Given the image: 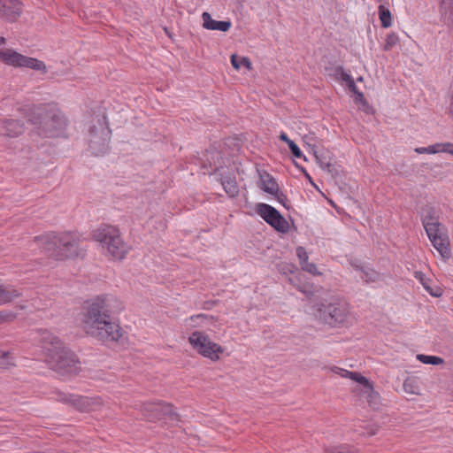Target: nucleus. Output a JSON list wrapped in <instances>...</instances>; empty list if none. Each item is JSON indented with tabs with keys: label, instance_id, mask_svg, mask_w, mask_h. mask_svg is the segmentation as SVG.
Wrapping results in <instances>:
<instances>
[{
	"label": "nucleus",
	"instance_id": "nucleus-1",
	"mask_svg": "<svg viewBox=\"0 0 453 453\" xmlns=\"http://www.w3.org/2000/svg\"><path fill=\"white\" fill-rule=\"evenodd\" d=\"M124 309L115 296L102 294L86 300L81 307V323L87 334L104 342H117L123 329L116 316Z\"/></svg>",
	"mask_w": 453,
	"mask_h": 453
},
{
	"label": "nucleus",
	"instance_id": "nucleus-2",
	"mask_svg": "<svg viewBox=\"0 0 453 453\" xmlns=\"http://www.w3.org/2000/svg\"><path fill=\"white\" fill-rule=\"evenodd\" d=\"M17 111L35 126V133L42 137H58L66 127L63 113L47 104H18Z\"/></svg>",
	"mask_w": 453,
	"mask_h": 453
},
{
	"label": "nucleus",
	"instance_id": "nucleus-3",
	"mask_svg": "<svg viewBox=\"0 0 453 453\" xmlns=\"http://www.w3.org/2000/svg\"><path fill=\"white\" fill-rule=\"evenodd\" d=\"M311 314L319 323L330 328L347 327L351 319L348 303L338 296L313 300Z\"/></svg>",
	"mask_w": 453,
	"mask_h": 453
},
{
	"label": "nucleus",
	"instance_id": "nucleus-4",
	"mask_svg": "<svg viewBox=\"0 0 453 453\" xmlns=\"http://www.w3.org/2000/svg\"><path fill=\"white\" fill-rule=\"evenodd\" d=\"M41 341L46 351V361L52 370L60 374L78 372L80 361L77 356L58 336L43 330Z\"/></svg>",
	"mask_w": 453,
	"mask_h": 453
},
{
	"label": "nucleus",
	"instance_id": "nucleus-5",
	"mask_svg": "<svg viewBox=\"0 0 453 453\" xmlns=\"http://www.w3.org/2000/svg\"><path fill=\"white\" fill-rule=\"evenodd\" d=\"M34 243L41 252H57L58 255L70 253L80 255L86 251L81 237L75 234L65 233L58 234L54 232L35 237Z\"/></svg>",
	"mask_w": 453,
	"mask_h": 453
},
{
	"label": "nucleus",
	"instance_id": "nucleus-6",
	"mask_svg": "<svg viewBox=\"0 0 453 453\" xmlns=\"http://www.w3.org/2000/svg\"><path fill=\"white\" fill-rule=\"evenodd\" d=\"M93 239L106 247L111 255H126L129 247L122 241L119 231L115 226L103 225L93 231Z\"/></svg>",
	"mask_w": 453,
	"mask_h": 453
},
{
	"label": "nucleus",
	"instance_id": "nucleus-7",
	"mask_svg": "<svg viewBox=\"0 0 453 453\" xmlns=\"http://www.w3.org/2000/svg\"><path fill=\"white\" fill-rule=\"evenodd\" d=\"M188 342L200 355L210 358L211 361L219 359V354L223 353L224 349L218 343L211 341L209 336L203 332L195 331L188 337Z\"/></svg>",
	"mask_w": 453,
	"mask_h": 453
},
{
	"label": "nucleus",
	"instance_id": "nucleus-8",
	"mask_svg": "<svg viewBox=\"0 0 453 453\" xmlns=\"http://www.w3.org/2000/svg\"><path fill=\"white\" fill-rule=\"evenodd\" d=\"M104 119V117L102 121L98 120V127L94 125L89 127L88 146L95 156L104 155L109 150L111 130L105 126Z\"/></svg>",
	"mask_w": 453,
	"mask_h": 453
},
{
	"label": "nucleus",
	"instance_id": "nucleus-9",
	"mask_svg": "<svg viewBox=\"0 0 453 453\" xmlns=\"http://www.w3.org/2000/svg\"><path fill=\"white\" fill-rule=\"evenodd\" d=\"M141 410L144 418L150 422L158 421L164 417H167L171 421L180 420L173 405L163 401L144 403Z\"/></svg>",
	"mask_w": 453,
	"mask_h": 453
},
{
	"label": "nucleus",
	"instance_id": "nucleus-10",
	"mask_svg": "<svg viewBox=\"0 0 453 453\" xmlns=\"http://www.w3.org/2000/svg\"><path fill=\"white\" fill-rule=\"evenodd\" d=\"M2 62L15 67H28L42 73L47 71L42 61L23 56L12 49L2 50Z\"/></svg>",
	"mask_w": 453,
	"mask_h": 453
},
{
	"label": "nucleus",
	"instance_id": "nucleus-11",
	"mask_svg": "<svg viewBox=\"0 0 453 453\" xmlns=\"http://www.w3.org/2000/svg\"><path fill=\"white\" fill-rule=\"evenodd\" d=\"M256 212L276 231L283 234L288 232V222L273 206L259 203L256 205Z\"/></svg>",
	"mask_w": 453,
	"mask_h": 453
},
{
	"label": "nucleus",
	"instance_id": "nucleus-12",
	"mask_svg": "<svg viewBox=\"0 0 453 453\" xmlns=\"http://www.w3.org/2000/svg\"><path fill=\"white\" fill-rule=\"evenodd\" d=\"M424 228L430 242L440 253V255H444L447 253L449 247V240L447 234L446 227L441 224V222L426 226Z\"/></svg>",
	"mask_w": 453,
	"mask_h": 453
},
{
	"label": "nucleus",
	"instance_id": "nucleus-13",
	"mask_svg": "<svg viewBox=\"0 0 453 453\" xmlns=\"http://www.w3.org/2000/svg\"><path fill=\"white\" fill-rule=\"evenodd\" d=\"M288 280L306 296H311L317 291V287L313 283L309 282L305 274L302 272H297L295 275L288 277Z\"/></svg>",
	"mask_w": 453,
	"mask_h": 453
},
{
	"label": "nucleus",
	"instance_id": "nucleus-14",
	"mask_svg": "<svg viewBox=\"0 0 453 453\" xmlns=\"http://www.w3.org/2000/svg\"><path fill=\"white\" fill-rule=\"evenodd\" d=\"M21 12L22 4L19 0H2V19L14 22Z\"/></svg>",
	"mask_w": 453,
	"mask_h": 453
},
{
	"label": "nucleus",
	"instance_id": "nucleus-15",
	"mask_svg": "<svg viewBox=\"0 0 453 453\" xmlns=\"http://www.w3.org/2000/svg\"><path fill=\"white\" fill-rule=\"evenodd\" d=\"M58 400L60 402L70 403L81 411H87L88 410L89 400L88 397L85 396L58 393Z\"/></svg>",
	"mask_w": 453,
	"mask_h": 453
},
{
	"label": "nucleus",
	"instance_id": "nucleus-16",
	"mask_svg": "<svg viewBox=\"0 0 453 453\" xmlns=\"http://www.w3.org/2000/svg\"><path fill=\"white\" fill-rule=\"evenodd\" d=\"M440 209L430 204H426L421 208L420 218L424 227L440 223Z\"/></svg>",
	"mask_w": 453,
	"mask_h": 453
},
{
	"label": "nucleus",
	"instance_id": "nucleus-17",
	"mask_svg": "<svg viewBox=\"0 0 453 453\" xmlns=\"http://www.w3.org/2000/svg\"><path fill=\"white\" fill-rule=\"evenodd\" d=\"M203 26L208 30H219L221 32H226L230 29L232 23L229 20L217 21L212 19L211 14L204 12L202 14Z\"/></svg>",
	"mask_w": 453,
	"mask_h": 453
},
{
	"label": "nucleus",
	"instance_id": "nucleus-18",
	"mask_svg": "<svg viewBox=\"0 0 453 453\" xmlns=\"http://www.w3.org/2000/svg\"><path fill=\"white\" fill-rule=\"evenodd\" d=\"M24 131L23 124L19 120L6 119L2 125V134L8 137H16Z\"/></svg>",
	"mask_w": 453,
	"mask_h": 453
},
{
	"label": "nucleus",
	"instance_id": "nucleus-19",
	"mask_svg": "<svg viewBox=\"0 0 453 453\" xmlns=\"http://www.w3.org/2000/svg\"><path fill=\"white\" fill-rule=\"evenodd\" d=\"M220 183L226 191V193L231 196L234 197L239 193V188L236 182L235 176L231 174L222 175L220 178Z\"/></svg>",
	"mask_w": 453,
	"mask_h": 453
},
{
	"label": "nucleus",
	"instance_id": "nucleus-20",
	"mask_svg": "<svg viewBox=\"0 0 453 453\" xmlns=\"http://www.w3.org/2000/svg\"><path fill=\"white\" fill-rule=\"evenodd\" d=\"M260 180H261V186L260 188L266 193L273 195V193H277L279 188V185L276 181V180L268 173L264 172L263 173H260Z\"/></svg>",
	"mask_w": 453,
	"mask_h": 453
},
{
	"label": "nucleus",
	"instance_id": "nucleus-21",
	"mask_svg": "<svg viewBox=\"0 0 453 453\" xmlns=\"http://www.w3.org/2000/svg\"><path fill=\"white\" fill-rule=\"evenodd\" d=\"M439 9L443 20H453V0H439Z\"/></svg>",
	"mask_w": 453,
	"mask_h": 453
},
{
	"label": "nucleus",
	"instance_id": "nucleus-22",
	"mask_svg": "<svg viewBox=\"0 0 453 453\" xmlns=\"http://www.w3.org/2000/svg\"><path fill=\"white\" fill-rule=\"evenodd\" d=\"M415 278L420 281V283L423 285L424 288L432 296H441V289L437 288L436 289H434L430 287L429 282L430 280L426 277V275L419 271L415 272Z\"/></svg>",
	"mask_w": 453,
	"mask_h": 453
},
{
	"label": "nucleus",
	"instance_id": "nucleus-23",
	"mask_svg": "<svg viewBox=\"0 0 453 453\" xmlns=\"http://www.w3.org/2000/svg\"><path fill=\"white\" fill-rule=\"evenodd\" d=\"M351 265L354 266L357 270H360L362 272L361 279L365 282H375L379 279V273L372 269L368 267L360 266L354 264L352 261L350 262Z\"/></svg>",
	"mask_w": 453,
	"mask_h": 453
},
{
	"label": "nucleus",
	"instance_id": "nucleus-24",
	"mask_svg": "<svg viewBox=\"0 0 453 453\" xmlns=\"http://www.w3.org/2000/svg\"><path fill=\"white\" fill-rule=\"evenodd\" d=\"M364 395H365L367 403L372 408H377L380 404V395L379 394L374 390L372 384L370 383L368 386H366L364 388Z\"/></svg>",
	"mask_w": 453,
	"mask_h": 453
},
{
	"label": "nucleus",
	"instance_id": "nucleus-25",
	"mask_svg": "<svg viewBox=\"0 0 453 453\" xmlns=\"http://www.w3.org/2000/svg\"><path fill=\"white\" fill-rule=\"evenodd\" d=\"M313 154L322 169L326 170L328 173H333L334 165L331 163V157L329 156L326 153H319L315 150H313Z\"/></svg>",
	"mask_w": 453,
	"mask_h": 453
},
{
	"label": "nucleus",
	"instance_id": "nucleus-26",
	"mask_svg": "<svg viewBox=\"0 0 453 453\" xmlns=\"http://www.w3.org/2000/svg\"><path fill=\"white\" fill-rule=\"evenodd\" d=\"M378 14L382 27L388 28L392 25V14L388 8L383 4H380L378 8Z\"/></svg>",
	"mask_w": 453,
	"mask_h": 453
},
{
	"label": "nucleus",
	"instance_id": "nucleus-27",
	"mask_svg": "<svg viewBox=\"0 0 453 453\" xmlns=\"http://www.w3.org/2000/svg\"><path fill=\"white\" fill-rule=\"evenodd\" d=\"M300 258V265L303 271L311 273V275H321L322 273L318 268L317 265L309 261V257H298Z\"/></svg>",
	"mask_w": 453,
	"mask_h": 453
},
{
	"label": "nucleus",
	"instance_id": "nucleus-28",
	"mask_svg": "<svg viewBox=\"0 0 453 453\" xmlns=\"http://www.w3.org/2000/svg\"><path fill=\"white\" fill-rule=\"evenodd\" d=\"M16 365V354L13 350H2V370Z\"/></svg>",
	"mask_w": 453,
	"mask_h": 453
},
{
	"label": "nucleus",
	"instance_id": "nucleus-29",
	"mask_svg": "<svg viewBox=\"0 0 453 453\" xmlns=\"http://www.w3.org/2000/svg\"><path fill=\"white\" fill-rule=\"evenodd\" d=\"M326 70L330 72L328 74L337 81H345L346 80H349L350 74L346 73L344 68L341 65H337Z\"/></svg>",
	"mask_w": 453,
	"mask_h": 453
},
{
	"label": "nucleus",
	"instance_id": "nucleus-30",
	"mask_svg": "<svg viewBox=\"0 0 453 453\" xmlns=\"http://www.w3.org/2000/svg\"><path fill=\"white\" fill-rule=\"evenodd\" d=\"M231 64L233 67L239 70L242 66H245L248 70L251 69V62L246 57H238L235 54L231 56Z\"/></svg>",
	"mask_w": 453,
	"mask_h": 453
},
{
	"label": "nucleus",
	"instance_id": "nucleus-31",
	"mask_svg": "<svg viewBox=\"0 0 453 453\" xmlns=\"http://www.w3.org/2000/svg\"><path fill=\"white\" fill-rule=\"evenodd\" d=\"M325 453H360L357 449L348 444L328 447Z\"/></svg>",
	"mask_w": 453,
	"mask_h": 453
},
{
	"label": "nucleus",
	"instance_id": "nucleus-32",
	"mask_svg": "<svg viewBox=\"0 0 453 453\" xmlns=\"http://www.w3.org/2000/svg\"><path fill=\"white\" fill-rule=\"evenodd\" d=\"M342 377L349 378L352 380L360 383L361 385H363L364 388L371 383L368 380V379H366L365 376L361 375L359 372H357L343 371Z\"/></svg>",
	"mask_w": 453,
	"mask_h": 453
},
{
	"label": "nucleus",
	"instance_id": "nucleus-33",
	"mask_svg": "<svg viewBox=\"0 0 453 453\" xmlns=\"http://www.w3.org/2000/svg\"><path fill=\"white\" fill-rule=\"evenodd\" d=\"M20 296V293L14 289L10 288H4L2 286V304L9 303L13 300L15 297H19Z\"/></svg>",
	"mask_w": 453,
	"mask_h": 453
},
{
	"label": "nucleus",
	"instance_id": "nucleus-34",
	"mask_svg": "<svg viewBox=\"0 0 453 453\" xmlns=\"http://www.w3.org/2000/svg\"><path fill=\"white\" fill-rule=\"evenodd\" d=\"M418 360L426 365H437L444 363V360L441 357L436 356H427L424 354H418L417 356Z\"/></svg>",
	"mask_w": 453,
	"mask_h": 453
},
{
	"label": "nucleus",
	"instance_id": "nucleus-35",
	"mask_svg": "<svg viewBox=\"0 0 453 453\" xmlns=\"http://www.w3.org/2000/svg\"><path fill=\"white\" fill-rule=\"evenodd\" d=\"M399 42L398 35L392 32L387 35L386 43L383 47V50L386 51L391 50L393 47H395Z\"/></svg>",
	"mask_w": 453,
	"mask_h": 453
},
{
	"label": "nucleus",
	"instance_id": "nucleus-36",
	"mask_svg": "<svg viewBox=\"0 0 453 453\" xmlns=\"http://www.w3.org/2000/svg\"><path fill=\"white\" fill-rule=\"evenodd\" d=\"M278 271L282 274L290 273L295 275L297 272H300L298 268L293 264H279L277 265Z\"/></svg>",
	"mask_w": 453,
	"mask_h": 453
},
{
	"label": "nucleus",
	"instance_id": "nucleus-37",
	"mask_svg": "<svg viewBox=\"0 0 453 453\" xmlns=\"http://www.w3.org/2000/svg\"><path fill=\"white\" fill-rule=\"evenodd\" d=\"M344 82H346L347 87L349 91L353 92L356 95L357 100H361L364 98V94L360 92L351 76H349V80H346Z\"/></svg>",
	"mask_w": 453,
	"mask_h": 453
},
{
	"label": "nucleus",
	"instance_id": "nucleus-38",
	"mask_svg": "<svg viewBox=\"0 0 453 453\" xmlns=\"http://www.w3.org/2000/svg\"><path fill=\"white\" fill-rule=\"evenodd\" d=\"M439 148H440L439 143H435V144L430 145L428 147H418V148H416L415 151L417 153H418V154H424V153L436 154V153L440 152Z\"/></svg>",
	"mask_w": 453,
	"mask_h": 453
},
{
	"label": "nucleus",
	"instance_id": "nucleus-39",
	"mask_svg": "<svg viewBox=\"0 0 453 453\" xmlns=\"http://www.w3.org/2000/svg\"><path fill=\"white\" fill-rule=\"evenodd\" d=\"M403 389L406 393L418 394V387L415 385V381L411 379H406L403 382Z\"/></svg>",
	"mask_w": 453,
	"mask_h": 453
},
{
	"label": "nucleus",
	"instance_id": "nucleus-40",
	"mask_svg": "<svg viewBox=\"0 0 453 453\" xmlns=\"http://www.w3.org/2000/svg\"><path fill=\"white\" fill-rule=\"evenodd\" d=\"M378 428V426L375 424H366L363 427V431L360 432V434L364 436H372L377 434Z\"/></svg>",
	"mask_w": 453,
	"mask_h": 453
},
{
	"label": "nucleus",
	"instance_id": "nucleus-41",
	"mask_svg": "<svg viewBox=\"0 0 453 453\" xmlns=\"http://www.w3.org/2000/svg\"><path fill=\"white\" fill-rule=\"evenodd\" d=\"M288 148L292 153V155L296 158H302L304 161L307 160L306 157L303 154L300 148L296 145L295 142H289Z\"/></svg>",
	"mask_w": 453,
	"mask_h": 453
},
{
	"label": "nucleus",
	"instance_id": "nucleus-42",
	"mask_svg": "<svg viewBox=\"0 0 453 453\" xmlns=\"http://www.w3.org/2000/svg\"><path fill=\"white\" fill-rule=\"evenodd\" d=\"M272 196H273L276 200L284 206V208L287 210L290 209L287 196L283 192L280 191V188L278 189L277 193H273Z\"/></svg>",
	"mask_w": 453,
	"mask_h": 453
},
{
	"label": "nucleus",
	"instance_id": "nucleus-43",
	"mask_svg": "<svg viewBox=\"0 0 453 453\" xmlns=\"http://www.w3.org/2000/svg\"><path fill=\"white\" fill-rule=\"evenodd\" d=\"M17 317V312L9 311L7 309H2V322H11Z\"/></svg>",
	"mask_w": 453,
	"mask_h": 453
},
{
	"label": "nucleus",
	"instance_id": "nucleus-44",
	"mask_svg": "<svg viewBox=\"0 0 453 453\" xmlns=\"http://www.w3.org/2000/svg\"><path fill=\"white\" fill-rule=\"evenodd\" d=\"M208 319L212 320L213 317L201 313V314H197V315H193L189 318V320L194 323L193 324L194 326H198V323L196 322L197 320H201V322H203V320H208Z\"/></svg>",
	"mask_w": 453,
	"mask_h": 453
},
{
	"label": "nucleus",
	"instance_id": "nucleus-45",
	"mask_svg": "<svg viewBox=\"0 0 453 453\" xmlns=\"http://www.w3.org/2000/svg\"><path fill=\"white\" fill-rule=\"evenodd\" d=\"M440 145V152L449 153L453 156V143L444 142L439 143Z\"/></svg>",
	"mask_w": 453,
	"mask_h": 453
},
{
	"label": "nucleus",
	"instance_id": "nucleus-46",
	"mask_svg": "<svg viewBox=\"0 0 453 453\" xmlns=\"http://www.w3.org/2000/svg\"><path fill=\"white\" fill-rule=\"evenodd\" d=\"M279 138H280V140L285 142L288 144V146L289 145V142H294L291 139H289L288 136L287 135V134L284 132L280 133Z\"/></svg>",
	"mask_w": 453,
	"mask_h": 453
},
{
	"label": "nucleus",
	"instance_id": "nucleus-47",
	"mask_svg": "<svg viewBox=\"0 0 453 453\" xmlns=\"http://www.w3.org/2000/svg\"><path fill=\"white\" fill-rule=\"evenodd\" d=\"M332 371L339 375H341L342 377V372L343 371H346L345 369H342V368H340V367H337V366H334Z\"/></svg>",
	"mask_w": 453,
	"mask_h": 453
},
{
	"label": "nucleus",
	"instance_id": "nucleus-48",
	"mask_svg": "<svg viewBox=\"0 0 453 453\" xmlns=\"http://www.w3.org/2000/svg\"><path fill=\"white\" fill-rule=\"evenodd\" d=\"M296 255H306V252L303 247H298L296 249Z\"/></svg>",
	"mask_w": 453,
	"mask_h": 453
},
{
	"label": "nucleus",
	"instance_id": "nucleus-49",
	"mask_svg": "<svg viewBox=\"0 0 453 453\" xmlns=\"http://www.w3.org/2000/svg\"><path fill=\"white\" fill-rule=\"evenodd\" d=\"M295 164H296V166H297V167H298V168H299V169H300V170H301V171L305 174V176L311 180V177H310V175L308 174V173L306 172V170H305L303 167H300V166L297 165V163H295Z\"/></svg>",
	"mask_w": 453,
	"mask_h": 453
},
{
	"label": "nucleus",
	"instance_id": "nucleus-50",
	"mask_svg": "<svg viewBox=\"0 0 453 453\" xmlns=\"http://www.w3.org/2000/svg\"><path fill=\"white\" fill-rule=\"evenodd\" d=\"M445 23H447L452 29H453V20H443Z\"/></svg>",
	"mask_w": 453,
	"mask_h": 453
},
{
	"label": "nucleus",
	"instance_id": "nucleus-51",
	"mask_svg": "<svg viewBox=\"0 0 453 453\" xmlns=\"http://www.w3.org/2000/svg\"><path fill=\"white\" fill-rule=\"evenodd\" d=\"M450 257H445V256H442L441 258L443 260V262H446V258H449Z\"/></svg>",
	"mask_w": 453,
	"mask_h": 453
},
{
	"label": "nucleus",
	"instance_id": "nucleus-52",
	"mask_svg": "<svg viewBox=\"0 0 453 453\" xmlns=\"http://www.w3.org/2000/svg\"><path fill=\"white\" fill-rule=\"evenodd\" d=\"M5 43V38L2 36V45Z\"/></svg>",
	"mask_w": 453,
	"mask_h": 453
},
{
	"label": "nucleus",
	"instance_id": "nucleus-53",
	"mask_svg": "<svg viewBox=\"0 0 453 453\" xmlns=\"http://www.w3.org/2000/svg\"><path fill=\"white\" fill-rule=\"evenodd\" d=\"M16 310L19 309V310H22L23 309V306H16L15 307Z\"/></svg>",
	"mask_w": 453,
	"mask_h": 453
},
{
	"label": "nucleus",
	"instance_id": "nucleus-54",
	"mask_svg": "<svg viewBox=\"0 0 453 453\" xmlns=\"http://www.w3.org/2000/svg\"><path fill=\"white\" fill-rule=\"evenodd\" d=\"M119 260H121L122 258H124V257L120 256V257H119Z\"/></svg>",
	"mask_w": 453,
	"mask_h": 453
}]
</instances>
